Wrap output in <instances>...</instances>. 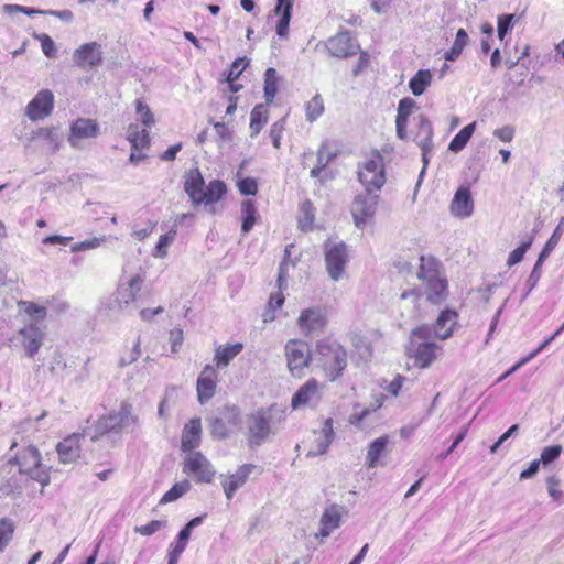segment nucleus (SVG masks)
<instances>
[{"label":"nucleus","mask_w":564,"mask_h":564,"mask_svg":"<svg viewBox=\"0 0 564 564\" xmlns=\"http://www.w3.org/2000/svg\"><path fill=\"white\" fill-rule=\"evenodd\" d=\"M312 362L330 381L339 378L347 366V352L344 347L330 339H324L316 346Z\"/></svg>","instance_id":"obj_1"},{"label":"nucleus","mask_w":564,"mask_h":564,"mask_svg":"<svg viewBox=\"0 0 564 564\" xmlns=\"http://www.w3.org/2000/svg\"><path fill=\"white\" fill-rule=\"evenodd\" d=\"M420 261L417 278L424 285L426 300L432 304H441L447 296V281L441 276V264L432 257L422 256Z\"/></svg>","instance_id":"obj_2"},{"label":"nucleus","mask_w":564,"mask_h":564,"mask_svg":"<svg viewBox=\"0 0 564 564\" xmlns=\"http://www.w3.org/2000/svg\"><path fill=\"white\" fill-rule=\"evenodd\" d=\"M431 338L432 328L429 325L419 326L411 332L408 354L420 368L430 367L441 349Z\"/></svg>","instance_id":"obj_3"},{"label":"nucleus","mask_w":564,"mask_h":564,"mask_svg":"<svg viewBox=\"0 0 564 564\" xmlns=\"http://www.w3.org/2000/svg\"><path fill=\"white\" fill-rule=\"evenodd\" d=\"M245 425L247 444L250 448L261 446L275 434L271 409L261 408L247 414Z\"/></svg>","instance_id":"obj_4"},{"label":"nucleus","mask_w":564,"mask_h":564,"mask_svg":"<svg viewBox=\"0 0 564 564\" xmlns=\"http://www.w3.org/2000/svg\"><path fill=\"white\" fill-rule=\"evenodd\" d=\"M19 467V473L39 481L43 487L48 485L50 475L41 464V454L35 446H28L19 457L8 462V466Z\"/></svg>","instance_id":"obj_5"},{"label":"nucleus","mask_w":564,"mask_h":564,"mask_svg":"<svg viewBox=\"0 0 564 564\" xmlns=\"http://www.w3.org/2000/svg\"><path fill=\"white\" fill-rule=\"evenodd\" d=\"M139 423V419L133 414V408L130 403H122L117 412H112L109 415L101 416L96 422L95 429L97 435L93 436V441L99 435H104L110 432L118 433L122 429L134 426Z\"/></svg>","instance_id":"obj_6"},{"label":"nucleus","mask_w":564,"mask_h":564,"mask_svg":"<svg viewBox=\"0 0 564 564\" xmlns=\"http://www.w3.org/2000/svg\"><path fill=\"white\" fill-rule=\"evenodd\" d=\"M358 178L366 191H379L386 183L383 156L373 151L359 164Z\"/></svg>","instance_id":"obj_7"},{"label":"nucleus","mask_w":564,"mask_h":564,"mask_svg":"<svg viewBox=\"0 0 564 564\" xmlns=\"http://www.w3.org/2000/svg\"><path fill=\"white\" fill-rule=\"evenodd\" d=\"M285 356L288 368L294 377H302L304 368L308 366L310 360L313 358L308 345L296 339H291L286 343Z\"/></svg>","instance_id":"obj_8"},{"label":"nucleus","mask_w":564,"mask_h":564,"mask_svg":"<svg viewBox=\"0 0 564 564\" xmlns=\"http://www.w3.org/2000/svg\"><path fill=\"white\" fill-rule=\"evenodd\" d=\"M183 471L198 482H212L215 476L213 465L200 452H191L185 457Z\"/></svg>","instance_id":"obj_9"},{"label":"nucleus","mask_w":564,"mask_h":564,"mask_svg":"<svg viewBox=\"0 0 564 564\" xmlns=\"http://www.w3.org/2000/svg\"><path fill=\"white\" fill-rule=\"evenodd\" d=\"M326 270L333 281H339L345 274L348 250L344 242L335 243L325 251Z\"/></svg>","instance_id":"obj_10"},{"label":"nucleus","mask_w":564,"mask_h":564,"mask_svg":"<svg viewBox=\"0 0 564 564\" xmlns=\"http://www.w3.org/2000/svg\"><path fill=\"white\" fill-rule=\"evenodd\" d=\"M377 204L378 195H373L372 192L369 191L355 197L351 205V215L357 228L364 229L366 220L375 215Z\"/></svg>","instance_id":"obj_11"},{"label":"nucleus","mask_w":564,"mask_h":564,"mask_svg":"<svg viewBox=\"0 0 564 564\" xmlns=\"http://www.w3.org/2000/svg\"><path fill=\"white\" fill-rule=\"evenodd\" d=\"M99 134V127L97 122L89 118H78L70 126L68 135V143L74 149H83V141L86 139L96 138Z\"/></svg>","instance_id":"obj_12"},{"label":"nucleus","mask_w":564,"mask_h":564,"mask_svg":"<svg viewBox=\"0 0 564 564\" xmlns=\"http://www.w3.org/2000/svg\"><path fill=\"white\" fill-rule=\"evenodd\" d=\"M54 106V95L48 89L40 90L28 104L25 115L31 121H37L48 117Z\"/></svg>","instance_id":"obj_13"},{"label":"nucleus","mask_w":564,"mask_h":564,"mask_svg":"<svg viewBox=\"0 0 564 564\" xmlns=\"http://www.w3.org/2000/svg\"><path fill=\"white\" fill-rule=\"evenodd\" d=\"M326 48L335 57L348 58L357 54L359 45L352 40L349 32H340L328 39Z\"/></svg>","instance_id":"obj_14"},{"label":"nucleus","mask_w":564,"mask_h":564,"mask_svg":"<svg viewBox=\"0 0 564 564\" xmlns=\"http://www.w3.org/2000/svg\"><path fill=\"white\" fill-rule=\"evenodd\" d=\"M322 386L315 380L306 381L292 397V408L299 409L305 405H315L322 398Z\"/></svg>","instance_id":"obj_15"},{"label":"nucleus","mask_w":564,"mask_h":564,"mask_svg":"<svg viewBox=\"0 0 564 564\" xmlns=\"http://www.w3.org/2000/svg\"><path fill=\"white\" fill-rule=\"evenodd\" d=\"M73 59L82 68L97 67L102 62L101 46L97 42H89L80 45L75 52Z\"/></svg>","instance_id":"obj_16"},{"label":"nucleus","mask_w":564,"mask_h":564,"mask_svg":"<svg viewBox=\"0 0 564 564\" xmlns=\"http://www.w3.org/2000/svg\"><path fill=\"white\" fill-rule=\"evenodd\" d=\"M253 469H256V465L243 464L234 474H228L227 476L220 475L221 487L228 500L246 484Z\"/></svg>","instance_id":"obj_17"},{"label":"nucleus","mask_w":564,"mask_h":564,"mask_svg":"<svg viewBox=\"0 0 564 564\" xmlns=\"http://www.w3.org/2000/svg\"><path fill=\"white\" fill-rule=\"evenodd\" d=\"M197 399L200 404L207 403L216 392V370L213 366L206 365L198 376Z\"/></svg>","instance_id":"obj_18"},{"label":"nucleus","mask_w":564,"mask_h":564,"mask_svg":"<svg viewBox=\"0 0 564 564\" xmlns=\"http://www.w3.org/2000/svg\"><path fill=\"white\" fill-rule=\"evenodd\" d=\"M144 279L141 274H135L127 283L121 284L117 290L116 301L120 308L127 307L137 300L142 289Z\"/></svg>","instance_id":"obj_19"},{"label":"nucleus","mask_w":564,"mask_h":564,"mask_svg":"<svg viewBox=\"0 0 564 564\" xmlns=\"http://www.w3.org/2000/svg\"><path fill=\"white\" fill-rule=\"evenodd\" d=\"M83 437V434L74 433L57 444L56 451L61 463L70 464L75 463L79 458V442Z\"/></svg>","instance_id":"obj_20"},{"label":"nucleus","mask_w":564,"mask_h":564,"mask_svg":"<svg viewBox=\"0 0 564 564\" xmlns=\"http://www.w3.org/2000/svg\"><path fill=\"white\" fill-rule=\"evenodd\" d=\"M205 187V181L199 169H191L184 174V191L194 207L199 206V196Z\"/></svg>","instance_id":"obj_21"},{"label":"nucleus","mask_w":564,"mask_h":564,"mask_svg":"<svg viewBox=\"0 0 564 564\" xmlns=\"http://www.w3.org/2000/svg\"><path fill=\"white\" fill-rule=\"evenodd\" d=\"M343 518V507L338 505H330L325 508L322 517H321V529L316 536L325 539L330 535V533L336 530L341 522Z\"/></svg>","instance_id":"obj_22"},{"label":"nucleus","mask_w":564,"mask_h":564,"mask_svg":"<svg viewBox=\"0 0 564 564\" xmlns=\"http://www.w3.org/2000/svg\"><path fill=\"white\" fill-rule=\"evenodd\" d=\"M449 210L453 216L467 218L473 214L474 202L468 187H459L451 203Z\"/></svg>","instance_id":"obj_23"},{"label":"nucleus","mask_w":564,"mask_h":564,"mask_svg":"<svg viewBox=\"0 0 564 564\" xmlns=\"http://www.w3.org/2000/svg\"><path fill=\"white\" fill-rule=\"evenodd\" d=\"M299 327L304 334L321 330L325 325L322 310L318 307L303 310L297 319Z\"/></svg>","instance_id":"obj_24"},{"label":"nucleus","mask_w":564,"mask_h":564,"mask_svg":"<svg viewBox=\"0 0 564 564\" xmlns=\"http://www.w3.org/2000/svg\"><path fill=\"white\" fill-rule=\"evenodd\" d=\"M20 335L22 337V345L26 355L29 357H33L43 345L44 333L39 326L32 323L20 329Z\"/></svg>","instance_id":"obj_25"},{"label":"nucleus","mask_w":564,"mask_h":564,"mask_svg":"<svg viewBox=\"0 0 564 564\" xmlns=\"http://www.w3.org/2000/svg\"><path fill=\"white\" fill-rule=\"evenodd\" d=\"M227 192L226 184L219 180H213L208 183L199 196V205L204 204L210 213H215L214 204L223 199Z\"/></svg>","instance_id":"obj_26"},{"label":"nucleus","mask_w":564,"mask_h":564,"mask_svg":"<svg viewBox=\"0 0 564 564\" xmlns=\"http://www.w3.org/2000/svg\"><path fill=\"white\" fill-rule=\"evenodd\" d=\"M457 323V313L452 310H445L438 315L436 323L432 328V336L434 335L438 339H447L453 334V328Z\"/></svg>","instance_id":"obj_27"},{"label":"nucleus","mask_w":564,"mask_h":564,"mask_svg":"<svg viewBox=\"0 0 564 564\" xmlns=\"http://www.w3.org/2000/svg\"><path fill=\"white\" fill-rule=\"evenodd\" d=\"M334 440L333 420L326 419L323 423L321 432L317 434L313 446L308 451V456H318L327 452Z\"/></svg>","instance_id":"obj_28"},{"label":"nucleus","mask_w":564,"mask_h":564,"mask_svg":"<svg viewBox=\"0 0 564 564\" xmlns=\"http://www.w3.org/2000/svg\"><path fill=\"white\" fill-rule=\"evenodd\" d=\"M200 431L202 425L199 419H193L185 425L181 441V446L184 452H192L199 445Z\"/></svg>","instance_id":"obj_29"},{"label":"nucleus","mask_w":564,"mask_h":564,"mask_svg":"<svg viewBox=\"0 0 564 564\" xmlns=\"http://www.w3.org/2000/svg\"><path fill=\"white\" fill-rule=\"evenodd\" d=\"M243 346L240 343L229 345V346H219L215 350L214 360L217 367H226L229 362L241 352Z\"/></svg>","instance_id":"obj_30"},{"label":"nucleus","mask_w":564,"mask_h":564,"mask_svg":"<svg viewBox=\"0 0 564 564\" xmlns=\"http://www.w3.org/2000/svg\"><path fill=\"white\" fill-rule=\"evenodd\" d=\"M388 444V437L381 436L376 438L368 447L367 457L365 465L368 468H375L378 466L379 458L384 453Z\"/></svg>","instance_id":"obj_31"},{"label":"nucleus","mask_w":564,"mask_h":564,"mask_svg":"<svg viewBox=\"0 0 564 564\" xmlns=\"http://www.w3.org/2000/svg\"><path fill=\"white\" fill-rule=\"evenodd\" d=\"M268 122V107L267 104L257 105L250 113V130L251 137H257L264 124Z\"/></svg>","instance_id":"obj_32"},{"label":"nucleus","mask_w":564,"mask_h":564,"mask_svg":"<svg viewBox=\"0 0 564 564\" xmlns=\"http://www.w3.org/2000/svg\"><path fill=\"white\" fill-rule=\"evenodd\" d=\"M432 83V73L420 69L409 82V88L414 96H421Z\"/></svg>","instance_id":"obj_33"},{"label":"nucleus","mask_w":564,"mask_h":564,"mask_svg":"<svg viewBox=\"0 0 564 564\" xmlns=\"http://www.w3.org/2000/svg\"><path fill=\"white\" fill-rule=\"evenodd\" d=\"M127 139L133 150L144 149L150 143L149 132L147 130L140 131L138 126L133 123L128 127Z\"/></svg>","instance_id":"obj_34"},{"label":"nucleus","mask_w":564,"mask_h":564,"mask_svg":"<svg viewBox=\"0 0 564 564\" xmlns=\"http://www.w3.org/2000/svg\"><path fill=\"white\" fill-rule=\"evenodd\" d=\"M476 129V122H471L467 126H465L449 142L448 150L452 152L458 153L462 151L466 144L468 143L469 139L471 138L473 133Z\"/></svg>","instance_id":"obj_35"},{"label":"nucleus","mask_w":564,"mask_h":564,"mask_svg":"<svg viewBox=\"0 0 564 564\" xmlns=\"http://www.w3.org/2000/svg\"><path fill=\"white\" fill-rule=\"evenodd\" d=\"M36 135L46 142V145L52 153L56 152L63 142L62 133L54 127L41 128L37 130Z\"/></svg>","instance_id":"obj_36"},{"label":"nucleus","mask_w":564,"mask_h":564,"mask_svg":"<svg viewBox=\"0 0 564 564\" xmlns=\"http://www.w3.org/2000/svg\"><path fill=\"white\" fill-rule=\"evenodd\" d=\"M278 72L273 67L267 68L264 73V99L267 105L271 104L278 93Z\"/></svg>","instance_id":"obj_37"},{"label":"nucleus","mask_w":564,"mask_h":564,"mask_svg":"<svg viewBox=\"0 0 564 564\" xmlns=\"http://www.w3.org/2000/svg\"><path fill=\"white\" fill-rule=\"evenodd\" d=\"M420 120V140L417 141L422 152H431L433 148L432 137L433 129L431 122L423 116L419 117Z\"/></svg>","instance_id":"obj_38"},{"label":"nucleus","mask_w":564,"mask_h":564,"mask_svg":"<svg viewBox=\"0 0 564 564\" xmlns=\"http://www.w3.org/2000/svg\"><path fill=\"white\" fill-rule=\"evenodd\" d=\"M315 219V208L311 200H304L299 210L297 221L302 230L312 229Z\"/></svg>","instance_id":"obj_39"},{"label":"nucleus","mask_w":564,"mask_h":564,"mask_svg":"<svg viewBox=\"0 0 564 564\" xmlns=\"http://www.w3.org/2000/svg\"><path fill=\"white\" fill-rule=\"evenodd\" d=\"M564 231V217L561 218L560 223L557 224L556 228L554 229L552 236L546 241L545 246L543 247L542 251L539 254V258L541 261H545L547 257L551 254V252L555 249L558 241L562 238Z\"/></svg>","instance_id":"obj_40"},{"label":"nucleus","mask_w":564,"mask_h":564,"mask_svg":"<svg viewBox=\"0 0 564 564\" xmlns=\"http://www.w3.org/2000/svg\"><path fill=\"white\" fill-rule=\"evenodd\" d=\"M468 41V34L464 29H459L456 33V37L453 46L445 52L444 57L446 61H455L462 54L464 47Z\"/></svg>","instance_id":"obj_41"},{"label":"nucleus","mask_w":564,"mask_h":564,"mask_svg":"<svg viewBox=\"0 0 564 564\" xmlns=\"http://www.w3.org/2000/svg\"><path fill=\"white\" fill-rule=\"evenodd\" d=\"M256 206L252 200H245L241 205V214H242V232L247 234L251 230L256 223Z\"/></svg>","instance_id":"obj_42"},{"label":"nucleus","mask_w":564,"mask_h":564,"mask_svg":"<svg viewBox=\"0 0 564 564\" xmlns=\"http://www.w3.org/2000/svg\"><path fill=\"white\" fill-rule=\"evenodd\" d=\"M324 112V101L319 94H316L310 101L305 104L306 120L314 122Z\"/></svg>","instance_id":"obj_43"},{"label":"nucleus","mask_w":564,"mask_h":564,"mask_svg":"<svg viewBox=\"0 0 564 564\" xmlns=\"http://www.w3.org/2000/svg\"><path fill=\"white\" fill-rule=\"evenodd\" d=\"M191 488L188 480H182L175 484L169 491H166L160 499V505L172 502L185 495Z\"/></svg>","instance_id":"obj_44"},{"label":"nucleus","mask_w":564,"mask_h":564,"mask_svg":"<svg viewBox=\"0 0 564 564\" xmlns=\"http://www.w3.org/2000/svg\"><path fill=\"white\" fill-rule=\"evenodd\" d=\"M14 522L9 518L0 519V552L4 551L13 538Z\"/></svg>","instance_id":"obj_45"},{"label":"nucleus","mask_w":564,"mask_h":564,"mask_svg":"<svg viewBox=\"0 0 564 564\" xmlns=\"http://www.w3.org/2000/svg\"><path fill=\"white\" fill-rule=\"evenodd\" d=\"M175 236H176L175 228H171V230L169 232H166L165 235H162L156 243L155 252L153 253V256L155 258H161V259L165 258L167 256V248L175 240Z\"/></svg>","instance_id":"obj_46"},{"label":"nucleus","mask_w":564,"mask_h":564,"mask_svg":"<svg viewBox=\"0 0 564 564\" xmlns=\"http://www.w3.org/2000/svg\"><path fill=\"white\" fill-rule=\"evenodd\" d=\"M135 113L137 119L145 127L150 128L154 123V117L149 106L143 104L141 99L135 101Z\"/></svg>","instance_id":"obj_47"},{"label":"nucleus","mask_w":564,"mask_h":564,"mask_svg":"<svg viewBox=\"0 0 564 564\" xmlns=\"http://www.w3.org/2000/svg\"><path fill=\"white\" fill-rule=\"evenodd\" d=\"M284 303V296L281 292H278L276 294H271L269 302H268V310L263 314V322H272L275 318L274 311L276 308H280L282 304Z\"/></svg>","instance_id":"obj_48"},{"label":"nucleus","mask_w":564,"mask_h":564,"mask_svg":"<svg viewBox=\"0 0 564 564\" xmlns=\"http://www.w3.org/2000/svg\"><path fill=\"white\" fill-rule=\"evenodd\" d=\"M108 240L107 236L93 237L90 239L76 242L70 247L72 252H82L90 249H96L100 247Z\"/></svg>","instance_id":"obj_49"},{"label":"nucleus","mask_w":564,"mask_h":564,"mask_svg":"<svg viewBox=\"0 0 564 564\" xmlns=\"http://www.w3.org/2000/svg\"><path fill=\"white\" fill-rule=\"evenodd\" d=\"M533 237H529L528 240L523 241L518 248L509 253L507 264L509 267L516 265L522 261L527 250L531 247Z\"/></svg>","instance_id":"obj_50"},{"label":"nucleus","mask_w":564,"mask_h":564,"mask_svg":"<svg viewBox=\"0 0 564 564\" xmlns=\"http://www.w3.org/2000/svg\"><path fill=\"white\" fill-rule=\"evenodd\" d=\"M544 261H541L540 258L538 257V260L525 282V286H527V291L525 293L523 294V299H525L530 293L531 291L538 285L540 279H541V275H542V264H543Z\"/></svg>","instance_id":"obj_51"},{"label":"nucleus","mask_w":564,"mask_h":564,"mask_svg":"<svg viewBox=\"0 0 564 564\" xmlns=\"http://www.w3.org/2000/svg\"><path fill=\"white\" fill-rule=\"evenodd\" d=\"M165 527H166L165 520H152L151 522H149L144 525L135 527L134 531L141 535L150 536Z\"/></svg>","instance_id":"obj_52"},{"label":"nucleus","mask_w":564,"mask_h":564,"mask_svg":"<svg viewBox=\"0 0 564 564\" xmlns=\"http://www.w3.org/2000/svg\"><path fill=\"white\" fill-rule=\"evenodd\" d=\"M562 451H563V448L561 445H551V446L544 447L541 453V457H540L541 463L544 466L553 463L554 460H556L560 457Z\"/></svg>","instance_id":"obj_53"},{"label":"nucleus","mask_w":564,"mask_h":564,"mask_svg":"<svg viewBox=\"0 0 564 564\" xmlns=\"http://www.w3.org/2000/svg\"><path fill=\"white\" fill-rule=\"evenodd\" d=\"M516 19L514 14H501L498 17V36L502 41L510 30L513 21Z\"/></svg>","instance_id":"obj_54"},{"label":"nucleus","mask_w":564,"mask_h":564,"mask_svg":"<svg viewBox=\"0 0 564 564\" xmlns=\"http://www.w3.org/2000/svg\"><path fill=\"white\" fill-rule=\"evenodd\" d=\"M210 433L213 437L218 440H224L229 436V430L227 429L225 421L221 419L213 420L210 425Z\"/></svg>","instance_id":"obj_55"},{"label":"nucleus","mask_w":564,"mask_h":564,"mask_svg":"<svg viewBox=\"0 0 564 564\" xmlns=\"http://www.w3.org/2000/svg\"><path fill=\"white\" fill-rule=\"evenodd\" d=\"M238 188L243 195H256L258 192V184L254 178L246 177L239 181Z\"/></svg>","instance_id":"obj_56"},{"label":"nucleus","mask_w":564,"mask_h":564,"mask_svg":"<svg viewBox=\"0 0 564 564\" xmlns=\"http://www.w3.org/2000/svg\"><path fill=\"white\" fill-rule=\"evenodd\" d=\"M247 64L248 61H246V58H237L231 65V68L227 76V82H235L240 76L242 69L247 66Z\"/></svg>","instance_id":"obj_57"},{"label":"nucleus","mask_w":564,"mask_h":564,"mask_svg":"<svg viewBox=\"0 0 564 564\" xmlns=\"http://www.w3.org/2000/svg\"><path fill=\"white\" fill-rule=\"evenodd\" d=\"M279 15L281 17L276 23V34L280 37H286L291 20V12H282Z\"/></svg>","instance_id":"obj_58"},{"label":"nucleus","mask_w":564,"mask_h":564,"mask_svg":"<svg viewBox=\"0 0 564 564\" xmlns=\"http://www.w3.org/2000/svg\"><path fill=\"white\" fill-rule=\"evenodd\" d=\"M141 355L140 349V339H138L132 348V350L127 355L122 356L119 360V367H126L132 362H134Z\"/></svg>","instance_id":"obj_59"},{"label":"nucleus","mask_w":564,"mask_h":564,"mask_svg":"<svg viewBox=\"0 0 564 564\" xmlns=\"http://www.w3.org/2000/svg\"><path fill=\"white\" fill-rule=\"evenodd\" d=\"M359 405L354 408V412L350 414L348 422L355 426H360L361 422L370 414V409L364 408L358 410Z\"/></svg>","instance_id":"obj_60"},{"label":"nucleus","mask_w":564,"mask_h":564,"mask_svg":"<svg viewBox=\"0 0 564 564\" xmlns=\"http://www.w3.org/2000/svg\"><path fill=\"white\" fill-rule=\"evenodd\" d=\"M289 268H290V263L286 260H284L280 263L278 280H276V284H278V288L280 291L282 289H285L288 285Z\"/></svg>","instance_id":"obj_61"},{"label":"nucleus","mask_w":564,"mask_h":564,"mask_svg":"<svg viewBox=\"0 0 564 564\" xmlns=\"http://www.w3.org/2000/svg\"><path fill=\"white\" fill-rule=\"evenodd\" d=\"M41 41L42 51L45 56L47 57H54L55 56V44L54 41L47 35L42 34L39 36Z\"/></svg>","instance_id":"obj_62"},{"label":"nucleus","mask_w":564,"mask_h":564,"mask_svg":"<svg viewBox=\"0 0 564 564\" xmlns=\"http://www.w3.org/2000/svg\"><path fill=\"white\" fill-rule=\"evenodd\" d=\"M416 107H417V105H416L415 100H413L412 98L405 97L399 101L397 111L406 113L408 116H410Z\"/></svg>","instance_id":"obj_63"},{"label":"nucleus","mask_w":564,"mask_h":564,"mask_svg":"<svg viewBox=\"0 0 564 564\" xmlns=\"http://www.w3.org/2000/svg\"><path fill=\"white\" fill-rule=\"evenodd\" d=\"M26 313L33 318L40 321L43 319L46 315V308L44 306L37 305L35 303L29 302L26 307Z\"/></svg>","instance_id":"obj_64"}]
</instances>
